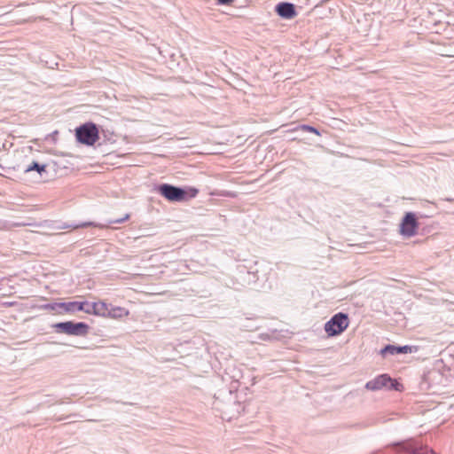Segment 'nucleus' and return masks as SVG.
Instances as JSON below:
<instances>
[{
    "instance_id": "9b49d317",
    "label": "nucleus",
    "mask_w": 454,
    "mask_h": 454,
    "mask_svg": "<svg viewBox=\"0 0 454 454\" xmlns=\"http://www.w3.org/2000/svg\"><path fill=\"white\" fill-rule=\"evenodd\" d=\"M129 315V311L127 309L120 306H113L112 304H110L107 318L121 319L123 317H128Z\"/></svg>"
},
{
    "instance_id": "7ed1b4c3",
    "label": "nucleus",
    "mask_w": 454,
    "mask_h": 454,
    "mask_svg": "<svg viewBox=\"0 0 454 454\" xmlns=\"http://www.w3.org/2000/svg\"><path fill=\"white\" fill-rule=\"evenodd\" d=\"M54 327L59 333L68 335L84 336L88 333L89 325L85 323H74L72 321L57 323Z\"/></svg>"
},
{
    "instance_id": "f03ea898",
    "label": "nucleus",
    "mask_w": 454,
    "mask_h": 454,
    "mask_svg": "<svg viewBox=\"0 0 454 454\" xmlns=\"http://www.w3.org/2000/svg\"><path fill=\"white\" fill-rule=\"evenodd\" d=\"M348 317L346 314L338 313L325 323V331L329 336H335L344 332L348 328Z\"/></svg>"
},
{
    "instance_id": "a211bd4d",
    "label": "nucleus",
    "mask_w": 454,
    "mask_h": 454,
    "mask_svg": "<svg viewBox=\"0 0 454 454\" xmlns=\"http://www.w3.org/2000/svg\"><path fill=\"white\" fill-rule=\"evenodd\" d=\"M198 194V190L195 188H192L189 191V198H194Z\"/></svg>"
},
{
    "instance_id": "6e6552de",
    "label": "nucleus",
    "mask_w": 454,
    "mask_h": 454,
    "mask_svg": "<svg viewBox=\"0 0 454 454\" xmlns=\"http://www.w3.org/2000/svg\"><path fill=\"white\" fill-rule=\"evenodd\" d=\"M277 13L284 19H293L296 16L294 5L291 3H280L276 6Z\"/></svg>"
},
{
    "instance_id": "0eeeda50",
    "label": "nucleus",
    "mask_w": 454,
    "mask_h": 454,
    "mask_svg": "<svg viewBox=\"0 0 454 454\" xmlns=\"http://www.w3.org/2000/svg\"><path fill=\"white\" fill-rule=\"evenodd\" d=\"M109 306L110 304L105 302L104 301H98L92 303L89 302V306H87L88 309H86V314L107 318Z\"/></svg>"
},
{
    "instance_id": "aec40b11",
    "label": "nucleus",
    "mask_w": 454,
    "mask_h": 454,
    "mask_svg": "<svg viewBox=\"0 0 454 454\" xmlns=\"http://www.w3.org/2000/svg\"><path fill=\"white\" fill-rule=\"evenodd\" d=\"M91 224H92L91 223H83L82 224L74 226V228L86 227V226H89V225H91Z\"/></svg>"
},
{
    "instance_id": "1a4fd4ad",
    "label": "nucleus",
    "mask_w": 454,
    "mask_h": 454,
    "mask_svg": "<svg viewBox=\"0 0 454 454\" xmlns=\"http://www.w3.org/2000/svg\"><path fill=\"white\" fill-rule=\"evenodd\" d=\"M62 306V310L65 313L74 314L77 311H83L86 313V309H88L89 302L88 301H68L64 302Z\"/></svg>"
},
{
    "instance_id": "39448f33",
    "label": "nucleus",
    "mask_w": 454,
    "mask_h": 454,
    "mask_svg": "<svg viewBox=\"0 0 454 454\" xmlns=\"http://www.w3.org/2000/svg\"><path fill=\"white\" fill-rule=\"evenodd\" d=\"M419 224L413 213H407L400 225V232L404 237H412L417 233Z\"/></svg>"
},
{
    "instance_id": "f8f14e48",
    "label": "nucleus",
    "mask_w": 454,
    "mask_h": 454,
    "mask_svg": "<svg viewBox=\"0 0 454 454\" xmlns=\"http://www.w3.org/2000/svg\"><path fill=\"white\" fill-rule=\"evenodd\" d=\"M380 354L382 356H387V355H396L398 354V347L396 346H394V345H387L384 348H382L380 350Z\"/></svg>"
},
{
    "instance_id": "20e7f679",
    "label": "nucleus",
    "mask_w": 454,
    "mask_h": 454,
    "mask_svg": "<svg viewBox=\"0 0 454 454\" xmlns=\"http://www.w3.org/2000/svg\"><path fill=\"white\" fill-rule=\"evenodd\" d=\"M158 192L169 201L179 202L187 200V192L185 190L168 184H160L158 187Z\"/></svg>"
},
{
    "instance_id": "f257e3e1",
    "label": "nucleus",
    "mask_w": 454,
    "mask_h": 454,
    "mask_svg": "<svg viewBox=\"0 0 454 454\" xmlns=\"http://www.w3.org/2000/svg\"><path fill=\"white\" fill-rule=\"evenodd\" d=\"M75 137L81 144L93 145L98 139V129L96 124L87 122L76 129Z\"/></svg>"
},
{
    "instance_id": "4be33fe9",
    "label": "nucleus",
    "mask_w": 454,
    "mask_h": 454,
    "mask_svg": "<svg viewBox=\"0 0 454 454\" xmlns=\"http://www.w3.org/2000/svg\"><path fill=\"white\" fill-rule=\"evenodd\" d=\"M447 56L454 57V54H447Z\"/></svg>"
},
{
    "instance_id": "f3484780",
    "label": "nucleus",
    "mask_w": 454,
    "mask_h": 454,
    "mask_svg": "<svg viewBox=\"0 0 454 454\" xmlns=\"http://www.w3.org/2000/svg\"><path fill=\"white\" fill-rule=\"evenodd\" d=\"M129 215L127 214V215H125V216L123 218L112 220L109 223H121L124 222L125 220L129 219Z\"/></svg>"
},
{
    "instance_id": "9d476101",
    "label": "nucleus",
    "mask_w": 454,
    "mask_h": 454,
    "mask_svg": "<svg viewBox=\"0 0 454 454\" xmlns=\"http://www.w3.org/2000/svg\"><path fill=\"white\" fill-rule=\"evenodd\" d=\"M403 449L410 454H437L427 446H414L411 443H405Z\"/></svg>"
},
{
    "instance_id": "6ab92c4d",
    "label": "nucleus",
    "mask_w": 454,
    "mask_h": 454,
    "mask_svg": "<svg viewBox=\"0 0 454 454\" xmlns=\"http://www.w3.org/2000/svg\"><path fill=\"white\" fill-rule=\"evenodd\" d=\"M220 4H225L229 5L231 4L234 0H217Z\"/></svg>"
},
{
    "instance_id": "412c9836",
    "label": "nucleus",
    "mask_w": 454,
    "mask_h": 454,
    "mask_svg": "<svg viewBox=\"0 0 454 454\" xmlns=\"http://www.w3.org/2000/svg\"><path fill=\"white\" fill-rule=\"evenodd\" d=\"M35 20V19H33V20L28 19V20H27L26 21L30 22V21H34Z\"/></svg>"
},
{
    "instance_id": "423d86ee",
    "label": "nucleus",
    "mask_w": 454,
    "mask_h": 454,
    "mask_svg": "<svg viewBox=\"0 0 454 454\" xmlns=\"http://www.w3.org/2000/svg\"><path fill=\"white\" fill-rule=\"evenodd\" d=\"M365 387L368 390L376 391V390H380L383 387L393 388L394 383L392 382V380L390 377H388L386 374H382V375H380L377 378L368 381L365 384Z\"/></svg>"
},
{
    "instance_id": "ddd939ff",
    "label": "nucleus",
    "mask_w": 454,
    "mask_h": 454,
    "mask_svg": "<svg viewBox=\"0 0 454 454\" xmlns=\"http://www.w3.org/2000/svg\"><path fill=\"white\" fill-rule=\"evenodd\" d=\"M46 165H40L37 162L34 161L30 166L26 168V172H30L32 170H36L40 175L43 172H45Z\"/></svg>"
},
{
    "instance_id": "dca6fc26",
    "label": "nucleus",
    "mask_w": 454,
    "mask_h": 454,
    "mask_svg": "<svg viewBox=\"0 0 454 454\" xmlns=\"http://www.w3.org/2000/svg\"><path fill=\"white\" fill-rule=\"evenodd\" d=\"M301 129L302 130H306V131H309V132L319 135V131L317 129H315L314 127H311V126H309V125H302V126H301Z\"/></svg>"
},
{
    "instance_id": "4468645a",
    "label": "nucleus",
    "mask_w": 454,
    "mask_h": 454,
    "mask_svg": "<svg viewBox=\"0 0 454 454\" xmlns=\"http://www.w3.org/2000/svg\"><path fill=\"white\" fill-rule=\"evenodd\" d=\"M61 305H64V302L50 303V304L43 305V309L58 311L59 313H62L63 310H62Z\"/></svg>"
},
{
    "instance_id": "2eb2a0df",
    "label": "nucleus",
    "mask_w": 454,
    "mask_h": 454,
    "mask_svg": "<svg viewBox=\"0 0 454 454\" xmlns=\"http://www.w3.org/2000/svg\"><path fill=\"white\" fill-rule=\"evenodd\" d=\"M412 352V347L405 345L398 347V354H407Z\"/></svg>"
}]
</instances>
